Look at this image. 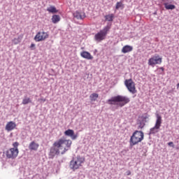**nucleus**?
I'll return each instance as SVG.
<instances>
[{"instance_id": "f257e3e1", "label": "nucleus", "mask_w": 179, "mask_h": 179, "mask_svg": "<svg viewBox=\"0 0 179 179\" xmlns=\"http://www.w3.org/2000/svg\"><path fill=\"white\" fill-rule=\"evenodd\" d=\"M71 146H72V141L65 138H59L53 143V147L50 148V155L52 157L55 155L58 156L60 153L65 155L71 149Z\"/></svg>"}, {"instance_id": "f03ea898", "label": "nucleus", "mask_w": 179, "mask_h": 179, "mask_svg": "<svg viewBox=\"0 0 179 179\" xmlns=\"http://www.w3.org/2000/svg\"><path fill=\"white\" fill-rule=\"evenodd\" d=\"M129 101H131V99H129V98L122 95H117L115 96H113L111 99H108L107 101V103L110 106H115V103H119L117 104L119 107H124V106L128 104Z\"/></svg>"}, {"instance_id": "7ed1b4c3", "label": "nucleus", "mask_w": 179, "mask_h": 179, "mask_svg": "<svg viewBox=\"0 0 179 179\" xmlns=\"http://www.w3.org/2000/svg\"><path fill=\"white\" fill-rule=\"evenodd\" d=\"M144 137L145 135L142 131L138 130L135 131L130 138V145L135 146V145H138V143L143 141Z\"/></svg>"}, {"instance_id": "20e7f679", "label": "nucleus", "mask_w": 179, "mask_h": 179, "mask_svg": "<svg viewBox=\"0 0 179 179\" xmlns=\"http://www.w3.org/2000/svg\"><path fill=\"white\" fill-rule=\"evenodd\" d=\"M84 163L85 158L77 157L70 162V169L73 170V171H76V170L80 169V167H82V164Z\"/></svg>"}, {"instance_id": "39448f33", "label": "nucleus", "mask_w": 179, "mask_h": 179, "mask_svg": "<svg viewBox=\"0 0 179 179\" xmlns=\"http://www.w3.org/2000/svg\"><path fill=\"white\" fill-rule=\"evenodd\" d=\"M124 86H126L127 90H129V93H131V94H135V93H137L138 92V90H136L135 82H134L132 78L125 80Z\"/></svg>"}, {"instance_id": "423d86ee", "label": "nucleus", "mask_w": 179, "mask_h": 179, "mask_svg": "<svg viewBox=\"0 0 179 179\" xmlns=\"http://www.w3.org/2000/svg\"><path fill=\"white\" fill-rule=\"evenodd\" d=\"M155 116L157 118L154 127L150 129V134H157V132H159V129H160V127H162V124L163 122V120L162 119V115H160V114L156 113Z\"/></svg>"}, {"instance_id": "0eeeda50", "label": "nucleus", "mask_w": 179, "mask_h": 179, "mask_svg": "<svg viewBox=\"0 0 179 179\" xmlns=\"http://www.w3.org/2000/svg\"><path fill=\"white\" fill-rule=\"evenodd\" d=\"M110 31V27H105L102 30L98 32L94 36V38L96 41H103V40H106V37H107V33Z\"/></svg>"}, {"instance_id": "6e6552de", "label": "nucleus", "mask_w": 179, "mask_h": 179, "mask_svg": "<svg viewBox=\"0 0 179 179\" xmlns=\"http://www.w3.org/2000/svg\"><path fill=\"white\" fill-rule=\"evenodd\" d=\"M163 62V58L159 55H155L148 59V65L150 66H155V65H160Z\"/></svg>"}, {"instance_id": "1a4fd4ad", "label": "nucleus", "mask_w": 179, "mask_h": 179, "mask_svg": "<svg viewBox=\"0 0 179 179\" xmlns=\"http://www.w3.org/2000/svg\"><path fill=\"white\" fill-rule=\"evenodd\" d=\"M48 37H50V34H48V32L39 31L35 36L34 40L37 43H39L40 41H45V40H47Z\"/></svg>"}, {"instance_id": "9d476101", "label": "nucleus", "mask_w": 179, "mask_h": 179, "mask_svg": "<svg viewBox=\"0 0 179 179\" xmlns=\"http://www.w3.org/2000/svg\"><path fill=\"white\" fill-rule=\"evenodd\" d=\"M19 155V149L17 148H10L6 151V157L8 159H16Z\"/></svg>"}, {"instance_id": "9b49d317", "label": "nucleus", "mask_w": 179, "mask_h": 179, "mask_svg": "<svg viewBox=\"0 0 179 179\" xmlns=\"http://www.w3.org/2000/svg\"><path fill=\"white\" fill-rule=\"evenodd\" d=\"M16 129V123L13 121H10L7 122L5 127L6 131L8 132H10V131H13V129Z\"/></svg>"}, {"instance_id": "f8f14e48", "label": "nucleus", "mask_w": 179, "mask_h": 179, "mask_svg": "<svg viewBox=\"0 0 179 179\" xmlns=\"http://www.w3.org/2000/svg\"><path fill=\"white\" fill-rule=\"evenodd\" d=\"M64 135H66V136H70V138L73 141H75V139H76V138H78V134H75V131L71 129H69L66 131H65Z\"/></svg>"}, {"instance_id": "ddd939ff", "label": "nucleus", "mask_w": 179, "mask_h": 179, "mask_svg": "<svg viewBox=\"0 0 179 179\" xmlns=\"http://www.w3.org/2000/svg\"><path fill=\"white\" fill-rule=\"evenodd\" d=\"M80 57H82V58H85V59H93V56L87 51H83L80 53Z\"/></svg>"}, {"instance_id": "4468645a", "label": "nucleus", "mask_w": 179, "mask_h": 179, "mask_svg": "<svg viewBox=\"0 0 179 179\" xmlns=\"http://www.w3.org/2000/svg\"><path fill=\"white\" fill-rule=\"evenodd\" d=\"M38 146H40V145H38V143L32 141L30 143L29 145V150H37V149H38Z\"/></svg>"}, {"instance_id": "2eb2a0df", "label": "nucleus", "mask_w": 179, "mask_h": 179, "mask_svg": "<svg viewBox=\"0 0 179 179\" xmlns=\"http://www.w3.org/2000/svg\"><path fill=\"white\" fill-rule=\"evenodd\" d=\"M132 50H134V48H132V46L126 45L122 48V52H123V54H127V52H131Z\"/></svg>"}, {"instance_id": "dca6fc26", "label": "nucleus", "mask_w": 179, "mask_h": 179, "mask_svg": "<svg viewBox=\"0 0 179 179\" xmlns=\"http://www.w3.org/2000/svg\"><path fill=\"white\" fill-rule=\"evenodd\" d=\"M164 6L166 10H173L176 8V6L174 4H170L167 1L164 3Z\"/></svg>"}, {"instance_id": "f3484780", "label": "nucleus", "mask_w": 179, "mask_h": 179, "mask_svg": "<svg viewBox=\"0 0 179 179\" xmlns=\"http://www.w3.org/2000/svg\"><path fill=\"white\" fill-rule=\"evenodd\" d=\"M59 20H61V17H59V15H54L52 17V23H54L55 24L58 23V22H59Z\"/></svg>"}, {"instance_id": "a211bd4d", "label": "nucleus", "mask_w": 179, "mask_h": 179, "mask_svg": "<svg viewBox=\"0 0 179 179\" xmlns=\"http://www.w3.org/2000/svg\"><path fill=\"white\" fill-rule=\"evenodd\" d=\"M48 12H49V13H57L58 10H57V8H55V6H50L47 8Z\"/></svg>"}, {"instance_id": "6ab92c4d", "label": "nucleus", "mask_w": 179, "mask_h": 179, "mask_svg": "<svg viewBox=\"0 0 179 179\" xmlns=\"http://www.w3.org/2000/svg\"><path fill=\"white\" fill-rule=\"evenodd\" d=\"M22 38H23V37L22 36H18L17 38H15L14 39L12 40L13 44H14V45L19 44V43L22 41Z\"/></svg>"}, {"instance_id": "aec40b11", "label": "nucleus", "mask_w": 179, "mask_h": 179, "mask_svg": "<svg viewBox=\"0 0 179 179\" xmlns=\"http://www.w3.org/2000/svg\"><path fill=\"white\" fill-rule=\"evenodd\" d=\"M105 20L107 22H113L114 20V14H109L105 15Z\"/></svg>"}, {"instance_id": "412c9836", "label": "nucleus", "mask_w": 179, "mask_h": 179, "mask_svg": "<svg viewBox=\"0 0 179 179\" xmlns=\"http://www.w3.org/2000/svg\"><path fill=\"white\" fill-rule=\"evenodd\" d=\"M91 101H96L99 99V94L93 93L90 96Z\"/></svg>"}, {"instance_id": "4be33fe9", "label": "nucleus", "mask_w": 179, "mask_h": 179, "mask_svg": "<svg viewBox=\"0 0 179 179\" xmlns=\"http://www.w3.org/2000/svg\"><path fill=\"white\" fill-rule=\"evenodd\" d=\"M22 104H24V106H26V104H29L30 103H31V99L29 98V97H24L22 99Z\"/></svg>"}, {"instance_id": "5701e85b", "label": "nucleus", "mask_w": 179, "mask_h": 179, "mask_svg": "<svg viewBox=\"0 0 179 179\" xmlns=\"http://www.w3.org/2000/svg\"><path fill=\"white\" fill-rule=\"evenodd\" d=\"M74 17L76 19H83V17L82 16V14L79 11H76L73 13Z\"/></svg>"}, {"instance_id": "b1692460", "label": "nucleus", "mask_w": 179, "mask_h": 179, "mask_svg": "<svg viewBox=\"0 0 179 179\" xmlns=\"http://www.w3.org/2000/svg\"><path fill=\"white\" fill-rule=\"evenodd\" d=\"M122 7V2L120 1L116 3L115 9Z\"/></svg>"}, {"instance_id": "393cba45", "label": "nucleus", "mask_w": 179, "mask_h": 179, "mask_svg": "<svg viewBox=\"0 0 179 179\" xmlns=\"http://www.w3.org/2000/svg\"><path fill=\"white\" fill-rule=\"evenodd\" d=\"M13 146H14L13 149H17V146H19V143L15 142L14 143H13Z\"/></svg>"}, {"instance_id": "a878e982", "label": "nucleus", "mask_w": 179, "mask_h": 179, "mask_svg": "<svg viewBox=\"0 0 179 179\" xmlns=\"http://www.w3.org/2000/svg\"><path fill=\"white\" fill-rule=\"evenodd\" d=\"M158 69H161L162 71H159V75H163V72H164V67H159Z\"/></svg>"}, {"instance_id": "bb28decb", "label": "nucleus", "mask_w": 179, "mask_h": 179, "mask_svg": "<svg viewBox=\"0 0 179 179\" xmlns=\"http://www.w3.org/2000/svg\"><path fill=\"white\" fill-rule=\"evenodd\" d=\"M168 145L169 146H172V148H174V143H173L172 141L169 142Z\"/></svg>"}, {"instance_id": "cd10ccee", "label": "nucleus", "mask_w": 179, "mask_h": 179, "mask_svg": "<svg viewBox=\"0 0 179 179\" xmlns=\"http://www.w3.org/2000/svg\"><path fill=\"white\" fill-rule=\"evenodd\" d=\"M34 47H36V44L31 43L30 45V48L33 49V48H34Z\"/></svg>"}, {"instance_id": "c85d7f7f", "label": "nucleus", "mask_w": 179, "mask_h": 179, "mask_svg": "<svg viewBox=\"0 0 179 179\" xmlns=\"http://www.w3.org/2000/svg\"><path fill=\"white\" fill-rule=\"evenodd\" d=\"M126 173L127 176H131V171H127Z\"/></svg>"}, {"instance_id": "c756f323", "label": "nucleus", "mask_w": 179, "mask_h": 179, "mask_svg": "<svg viewBox=\"0 0 179 179\" xmlns=\"http://www.w3.org/2000/svg\"><path fill=\"white\" fill-rule=\"evenodd\" d=\"M162 2H164V3H166V2H169L170 0H162Z\"/></svg>"}, {"instance_id": "7c9ffc66", "label": "nucleus", "mask_w": 179, "mask_h": 179, "mask_svg": "<svg viewBox=\"0 0 179 179\" xmlns=\"http://www.w3.org/2000/svg\"><path fill=\"white\" fill-rule=\"evenodd\" d=\"M41 101H43V103L45 101V99H41Z\"/></svg>"}, {"instance_id": "2f4dec72", "label": "nucleus", "mask_w": 179, "mask_h": 179, "mask_svg": "<svg viewBox=\"0 0 179 179\" xmlns=\"http://www.w3.org/2000/svg\"><path fill=\"white\" fill-rule=\"evenodd\" d=\"M177 89H178L179 88V83L177 84Z\"/></svg>"}]
</instances>
